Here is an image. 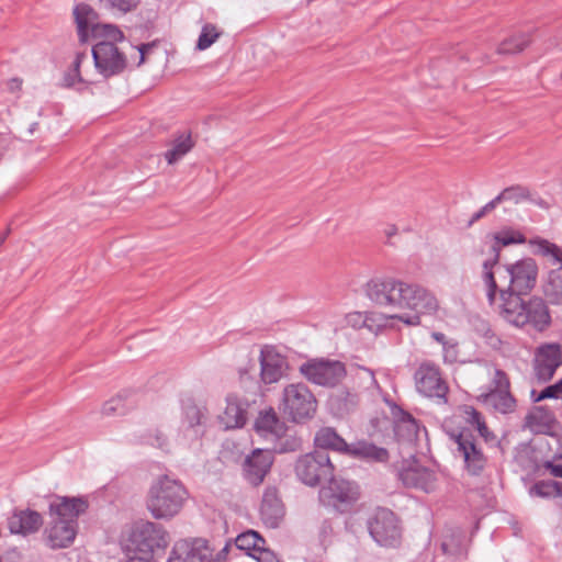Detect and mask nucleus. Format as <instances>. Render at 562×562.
I'll return each instance as SVG.
<instances>
[{
	"instance_id": "nucleus-2",
	"label": "nucleus",
	"mask_w": 562,
	"mask_h": 562,
	"mask_svg": "<svg viewBox=\"0 0 562 562\" xmlns=\"http://www.w3.org/2000/svg\"><path fill=\"white\" fill-rule=\"evenodd\" d=\"M498 262V249H494L492 259L482 263L481 279L485 295L493 311L507 324L517 327H531L537 331L544 330L551 323L549 307L540 296L524 299V294L497 295V282L493 267Z\"/></svg>"
},
{
	"instance_id": "nucleus-48",
	"label": "nucleus",
	"mask_w": 562,
	"mask_h": 562,
	"mask_svg": "<svg viewBox=\"0 0 562 562\" xmlns=\"http://www.w3.org/2000/svg\"><path fill=\"white\" fill-rule=\"evenodd\" d=\"M498 204L495 202V199L491 200L488 203H486L480 211H477L474 215L472 221H477L481 217H483L488 212L493 211Z\"/></svg>"
},
{
	"instance_id": "nucleus-38",
	"label": "nucleus",
	"mask_w": 562,
	"mask_h": 562,
	"mask_svg": "<svg viewBox=\"0 0 562 562\" xmlns=\"http://www.w3.org/2000/svg\"><path fill=\"white\" fill-rule=\"evenodd\" d=\"M529 193L528 190L520 186L509 187L504 189L497 196H495V202L501 204L502 202H512L518 204L522 200L528 199Z\"/></svg>"
},
{
	"instance_id": "nucleus-30",
	"label": "nucleus",
	"mask_w": 562,
	"mask_h": 562,
	"mask_svg": "<svg viewBox=\"0 0 562 562\" xmlns=\"http://www.w3.org/2000/svg\"><path fill=\"white\" fill-rule=\"evenodd\" d=\"M441 548L445 554L458 558L465 554L468 540L460 530H450L443 536Z\"/></svg>"
},
{
	"instance_id": "nucleus-32",
	"label": "nucleus",
	"mask_w": 562,
	"mask_h": 562,
	"mask_svg": "<svg viewBox=\"0 0 562 562\" xmlns=\"http://www.w3.org/2000/svg\"><path fill=\"white\" fill-rule=\"evenodd\" d=\"M543 293L552 304H562V266L549 273Z\"/></svg>"
},
{
	"instance_id": "nucleus-41",
	"label": "nucleus",
	"mask_w": 562,
	"mask_h": 562,
	"mask_svg": "<svg viewBox=\"0 0 562 562\" xmlns=\"http://www.w3.org/2000/svg\"><path fill=\"white\" fill-rule=\"evenodd\" d=\"M140 0H100L101 5L105 9L123 14L135 10Z\"/></svg>"
},
{
	"instance_id": "nucleus-4",
	"label": "nucleus",
	"mask_w": 562,
	"mask_h": 562,
	"mask_svg": "<svg viewBox=\"0 0 562 562\" xmlns=\"http://www.w3.org/2000/svg\"><path fill=\"white\" fill-rule=\"evenodd\" d=\"M189 492L178 479L162 474L150 484L146 495V508L156 520L169 521L183 509Z\"/></svg>"
},
{
	"instance_id": "nucleus-52",
	"label": "nucleus",
	"mask_w": 562,
	"mask_h": 562,
	"mask_svg": "<svg viewBox=\"0 0 562 562\" xmlns=\"http://www.w3.org/2000/svg\"><path fill=\"white\" fill-rule=\"evenodd\" d=\"M431 337L436 341L441 344L443 347H446L449 344L448 340L446 339V336L442 333L435 331V333L431 334Z\"/></svg>"
},
{
	"instance_id": "nucleus-7",
	"label": "nucleus",
	"mask_w": 562,
	"mask_h": 562,
	"mask_svg": "<svg viewBox=\"0 0 562 562\" xmlns=\"http://www.w3.org/2000/svg\"><path fill=\"white\" fill-rule=\"evenodd\" d=\"M279 408L294 423L312 419L317 412V400L304 383H290L282 390Z\"/></svg>"
},
{
	"instance_id": "nucleus-39",
	"label": "nucleus",
	"mask_w": 562,
	"mask_h": 562,
	"mask_svg": "<svg viewBox=\"0 0 562 562\" xmlns=\"http://www.w3.org/2000/svg\"><path fill=\"white\" fill-rule=\"evenodd\" d=\"M144 442L166 453L171 451V443L168 436L159 428H156L146 435Z\"/></svg>"
},
{
	"instance_id": "nucleus-21",
	"label": "nucleus",
	"mask_w": 562,
	"mask_h": 562,
	"mask_svg": "<svg viewBox=\"0 0 562 562\" xmlns=\"http://www.w3.org/2000/svg\"><path fill=\"white\" fill-rule=\"evenodd\" d=\"M457 451L463 458L467 470L471 474L480 473L486 462L482 451L476 447L474 439L470 434L461 432L456 438Z\"/></svg>"
},
{
	"instance_id": "nucleus-25",
	"label": "nucleus",
	"mask_w": 562,
	"mask_h": 562,
	"mask_svg": "<svg viewBox=\"0 0 562 562\" xmlns=\"http://www.w3.org/2000/svg\"><path fill=\"white\" fill-rule=\"evenodd\" d=\"M260 514L265 524L272 528H276L283 518V506L274 490L265 492Z\"/></svg>"
},
{
	"instance_id": "nucleus-5",
	"label": "nucleus",
	"mask_w": 562,
	"mask_h": 562,
	"mask_svg": "<svg viewBox=\"0 0 562 562\" xmlns=\"http://www.w3.org/2000/svg\"><path fill=\"white\" fill-rule=\"evenodd\" d=\"M254 428L261 438L272 443L274 452L285 453L301 448V439L289 434L288 426L279 418L273 408L259 412Z\"/></svg>"
},
{
	"instance_id": "nucleus-45",
	"label": "nucleus",
	"mask_w": 562,
	"mask_h": 562,
	"mask_svg": "<svg viewBox=\"0 0 562 562\" xmlns=\"http://www.w3.org/2000/svg\"><path fill=\"white\" fill-rule=\"evenodd\" d=\"M357 376L359 380H361L362 382H364V387L367 390H373V389H378V383H376V380L374 378V374L371 370L369 369H366V368H360L357 372Z\"/></svg>"
},
{
	"instance_id": "nucleus-18",
	"label": "nucleus",
	"mask_w": 562,
	"mask_h": 562,
	"mask_svg": "<svg viewBox=\"0 0 562 562\" xmlns=\"http://www.w3.org/2000/svg\"><path fill=\"white\" fill-rule=\"evenodd\" d=\"M561 364L562 352L558 344H544L537 348L533 368L539 380H550Z\"/></svg>"
},
{
	"instance_id": "nucleus-35",
	"label": "nucleus",
	"mask_w": 562,
	"mask_h": 562,
	"mask_svg": "<svg viewBox=\"0 0 562 562\" xmlns=\"http://www.w3.org/2000/svg\"><path fill=\"white\" fill-rule=\"evenodd\" d=\"M419 425L411 415H404L395 425V435L401 440L413 441L417 438Z\"/></svg>"
},
{
	"instance_id": "nucleus-40",
	"label": "nucleus",
	"mask_w": 562,
	"mask_h": 562,
	"mask_svg": "<svg viewBox=\"0 0 562 562\" xmlns=\"http://www.w3.org/2000/svg\"><path fill=\"white\" fill-rule=\"evenodd\" d=\"M220 37V32L213 24L203 25L196 42V49L205 50Z\"/></svg>"
},
{
	"instance_id": "nucleus-19",
	"label": "nucleus",
	"mask_w": 562,
	"mask_h": 562,
	"mask_svg": "<svg viewBox=\"0 0 562 562\" xmlns=\"http://www.w3.org/2000/svg\"><path fill=\"white\" fill-rule=\"evenodd\" d=\"M273 463V453L269 449H255L244 461L243 470L246 480L260 484Z\"/></svg>"
},
{
	"instance_id": "nucleus-26",
	"label": "nucleus",
	"mask_w": 562,
	"mask_h": 562,
	"mask_svg": "<svg viewBox=\"0 0 562 562\" xmlns=\"http://www.w3.org/2000/svg\"><path fill=\"white\" fill-rule=\"evenodd\" d=\"M527 243L533 255L544 257L553 265H562V249L555 244L541 237L530 238Z\"/></svg>"
},
{
	"instance_id": "nucleus-20",
	"label": "nucleus",
	"mask_w": 562,
	"mask_h": 562,
	"mask_svg": "<svg viewBox=\"0 0 562 562\" xmlns=\"http://www.w3.org/2000/svg\"><path fill=\"white\" fill-rule=\"evenodd\" d=\"M87 507L88 503L82 497L58 496L49 505V516L77 526L78 517Z\"/></svg>"
},
{
	"instance_id": "nucleus-3",
	"label": "nucleus",
	"mask_w": 562,
	"mask_h": 562,
	"mask_svg": "<svg viewBox=\"0 0 562 562\" xmlns=\"http://www.w3.org/2000/svg\"><path fill=\"white\" fill-rule=\"evenodd\" d=\"M401 300L397 312L379 316V319L383 321L382 326L395 328L398 327V323L405 326H419L424 317L435 316L440 310L437 296L419 284L407 283Z\"/></svg>"
},
{
	"instance_id": "nucleus-14",
	"label": "nucleus",
	"mask_w": 562,
	"mask_h": 562,
	"mask_svg": "<svg viewBox=\"0 0 562 562\" xmlns=\"http://www.w3.org/2000/svg\"><path fill=\"white\" fill-rule=\"evenodd\" d=\"M359 497L358 486L346 480L330 476L329 483L319 491V499L325 506L346 512Z\"/></svg>"
},
{
	"instance_id": "nucleus-28",
	"label": "nucleus",
	"mask_w": 562,
	"mask_h": 562,
	"mask_svg": "<svg viewBox=\"0 0 562 562\" xmlns=\"http://www.w3.org/2000/svg\"><path fill=\"white\" fill-rule=\"evenodd\" d=\"M403 482L406 485L415 486L426 492L434 487V474L424 468H411L402 473Z\"/></svg>"
},
{
	"instance_id": "nucleus-13",
	"label": "nucleus",
	"mask_w": 562,
	"mask_h": 562,
	"mask_svg": "<svg viewBox=\"0 0 562 562\" xmlns=\"http://www.w3.org/2000/svg\"><path fill=\"white\" fill-rule=\"evenodd\" d=\"M415 387L425 397L446 402L449 391L438 366L423 362L414 373Z\"/></svg>"
},
{
	"instance_id": "nucleus-58",
	"label": "nucleus",
	"mask_w": 562,
	"mask_h": 562,
	"mask_svg": "<svg viewBox=\"0 0 562 562\" xmlns=\"http://www.w3.org/2000/svg\"><path fill=\"white\" fill-rule=\"evenodd\" d=\"M0 562H2V560L0 559Z\"/></svg>"
},
{
	"instance_id": "nucleus-57",
	"label": "nucleus",
	"mask_w": 562,
	"mask_h": 562,
	"mask_svg": "<svg viewBox=\"0 0 562 562\" xmlns=\"http://www.w3.org/2000/svg\"><path fill=\"white\" fill-rule=\"evenodd\" d=\"M392 234H394V229H392V231H390V232L387 233V235H389V236H391Z\"/></svg>"
},
{
	"instance_id": "nucleus-47",
	"label": "nucleus",
	"mask_w": 562,
	"mask_h": 562,
	"mask_svg": "<svg viewBox=\"0 0 562 562\" xmlns=\"http://www.w3.org/2000/svg\"><path fill=\"white\" fill-rule=\"evenodd\" d=\"M252 557L258 562H280L277 555L271 550L266 549L265 547L261 550H259L258 554H252Z\"/></svg>"
},
{
	"instance_id": "nucleus-29",
	"label": "nucleus",
	"mask_w": 562,
	"mask_h": 562,
	"mask_svg": "<svg viewBox=\"0 0 562 562\" xmlns=\"http://www.w3.org/2000/svg\"><path fill=\"white\" fill-rule=\"evenodd\" d=\"M194 146L189 133H182L170 144V148L165 153V159L169 165L180 161Z\"/></svg>"
},
{
	"instance_id": "nucleus-43",
	"label": "nucleus",
	"mask_w": 562,
	"mask_h": 562,
	"mask_svg": "<svg viewBox=\"0 0 562 562\" xmlns=\"http://www.w3.org/2000/svg\"><path fill=\"white\" fill-rule=\"evenodd\" d=\"M125 409V397L122 394H117L116 396H113L103 404L101 413L104 416H113L117 414H123Z\"/></svg>"
},
{
	"instance_id": "nucleus-54",
	"label": "nucleus",
	"mask_w": 562,
	"mask_h": 562,
	"mask_svg": "<svg viewBox=\"0 0 562 562\" xmlns=\"http://www.w3.org/2000/svg\"><path fill=\"white\" fill-rule=\"evenodd\" d=\"M558 491H559L558 496H562V483H560V482H558Z\"/></svg>"
},
{
	"instance_id": "nucleus-24",
	"label": "nucleus",
	"mask_w": 562,
	"mask_h": 562,
	"mask_svg": "<svg viewBox=\"0 0 562 562\" xmlns=\"http://www.w3.org/2000/svg\"><path fill=\"white\" fill-rule=\"evenodd\" d=\"M74 15L80 42H87L90 31L100 32L102 34V26L104 24L98 25L95 23L97 13L89 4H77L74 9Z\"/></svg>"
},
{
	"instance_id": "nucleus-16",
	"label": "nucleus",
	"mask_w": 562,
	"mask_h": 562,
	"mask_svg": "<svg viewBox=\"0 0 562 562\" xmlns=\"http://www.w3.org/2000/svg\"><path fill=\"white\" fill-rule=\"evenodd\" d=\"M260 381L273 384L286 376L290 369L286 357L273 346H263L259 353Z\"/></svg>"
},
{
	"instance_id": "nucleus-36",
	"label": "nucleus",
	"mask_w": 562,
	"mask_h": 562,
	"mask_svg": "<svg viewBox=\"0 0 562 562\" xmlns=\"http://www.w3.org/2000/svg\"><path fill=\"white\" fill-rule=\"evenodd\" d=\"M464 418L467 423L471 424L476 428L480 435L485 439V441H490L494 439L493 434L488 430L485 422L482 419L481 414L471 406H467L464 408Z\"/></svg>"
},
{
	"instance_id": "nucleus-42",
	"label": "nucleus",
	"mask_w": 562,
	"mask_h": 562,
	"mask_svg": "<svg viewBox=\"0 0 562 562\" xmlns=\"http://www.w3.org/2000/svg\"><path fill=\"white\" fill-rule=\"evenodd\" d=\"M530 494L544 498L558 497V482L540 481L531 487Z\"/></svg>"
},
{
	"instance_id": "nucleus-50",
	"label": "nucleus",
	"mask_w": 562,
	"mask_h": 562,
	"mask_svg": "<svg viewBox=\"0 0 562 562\" xmlns=\"http://www.w3.org/2000/svg\"><path fill=\"white\" fill-rule=\"evenodd\" d=\"M546 468L550 471V473L555 477H562V464H553L548 462Z\"/></svg>"
},
{
	"instance_id": "nucleus-1",
	"label": "nucleus",
	"mask_w": 562,
	"mask_h": 562,
	"mask_svg": "<svg viewBox=\"0 0 562 562\" xmlns=\"http://www.w3.org/2000/svg\"><path fill=\"white\" fill-rule=\"evenodd\" d=\"M103 40L93 45L91 49L94 67L90 66L88 53H77L69 70L64 76L66 87L77 83H95L97 76L109 79L119 76L130 67H139L145 64L155 44L134 46L127 41L123 32L112 24L102 26Z\"/></svg>"
},
{
	"instance_id": "nucleus-22",
	"label": "nucleus",
	"mask_w": 562,
	"mask_h": 562,
	"mask_svg": "<svg viewBox=\"0 0 562 562\" xmlns=\"http://www.w3.org/2000/svg\"><path fill=\"white\" fill-rule=\"evenodd\" d=\"M45 533L50 548H66L75 540L77 526L50 517V522Z\"/></svg>"
},
{
	"instance_id": "nucleus-11",
	"label": "nucleus",
	"mask_w": 562,
	"mask_h": 562,
	"mask_svg": "<svg viewBox=\"0 0 562 562\" xmlns=\"http://www.w3.org/2000/svg\"><path fill=\"white\" fill-rule=\"evenodd\" d=\"M407 282L394 278H374L364 285L367 297L379 306L397 312Z\"/></svg>"
},
{
	"instance_id": "nucleus-27",
	"label": "nucleus",
	"mask_w": 562,
	"mask_h": 562,
	"mask_svg": "<svg viewBox=\"0 0 562 562\" xmlns=\"http://www.w3.org/2000/svg\"><path fill=\"white\" fill-rule=\"evenodd\" d=\"M485 405L493 407L503 414L513 411L515 400L509 390H491L488 393L481 394L479 397Z\"/></svg>"
},
{
	"instance_id": "nucleus-17",
	"label": "nucleus",
	"mask_w": 562,
	"mask_h": 562,
	"mask_svg": "<svg viewBox=\"0 0 562 562\" xmlns=\"http://www.w3.org/2000/svg\"><path fill=\"white\" fill-rule=\"evenodd\" d=\"M225 402V408L218 416L220 424L224 429L244 427L248 418L249 406L251 402H255V398L250 400L245 395L234 392L226 396Z\"/></svg>"
},
{
	"instance_id": "nucleus-34",
	"label": "nucleus",
	"mask_w": 562,
	"mask_h": 562,
	"mask_svg": "<svg viewBox=\"0 0 562 562\" xmlns=\"http://www.w3.org/2000/svg\"><path fill=\"white\" fill-rule=\"evenodd\" d=\"M235 543L238 549L249 552L252 557V554H258L259 550L265 547L266 541L256 531L249 530L239 535Z\"/></svg>"
},
{
	"instance_id": "nucleus-46",
	"label": "nucleus",
	"mask_w": 562,
	"mask_h": 562,
	"mask_svg": "<svg viewBox=\"0 0 562 562\" xmlns=\"http://www.w3.org/2000/svg\"><path fill=\"white\" fill-rule=\"evenodd\" d=\"M492 383L494 385L493 390H508L509 381L505 372L495 369Z\"/></svg>"
},
{
	"instance_id": "nucleus-51",
	"label": "nucleus",
	"mask_w": 562,
	"mask_h": 562,
	"mask_svg": "<svg viewBox=\"0 0 562 562\" xmlns=\"http://www.w3.org/2000/svg\"><path fill=\"white\" fill-rule=\"evenodd\" d=\"M22 87V79L12 78L8 81V89L12 92L20 90Z\"/></svg>"
},
{
	"instance_id": "nucleus-6",
	"label": "nucleus",
	"mask_w": 562,
	"mask_h": 562,
	"mask_svg": "<svg viewBox=\"0 0 562 562\" xmlns=\"http://www.w3.org/2000/svg\"><path fill=\"white\" fill-rule=\"evenodd\" d=\"M494 277L504 273L508 280L506 288L497 286V295L528 294L535 288L538 278V265L532 258H521L515 262L501 266L499 262L493 267Z\"/></svg>"
},
{
	"instance_id": "nucleus-15",
	"label": "nucleus",
	"mask_w": 562,
	"mask_h": 562,
	"mask_svg": "<svg viewBox=\"0 0 562 562\" xmlns=\"http://www.w3.org/2000/svg\"><path fill=\"white\" fill-rule=\"evenodd\" d=\"M368 528L371 537L381 546H394L401 536L395 515L386 508L376 509L369 519Z\"/></svg>"
},
{
	"instance_id": "nucleus-8",
	"label": "nucleus",
	"mask_w": 562,
	"mask_h": 562,
	"mask_svg": "<svg viewBox=\"0 0 562 562\" xmlns=\"http://www.w3.org/2000/svg\"><path fill=\"white\" fill-rule=\"evenodd\" d=\"M314 441L318 448L330 449L357 458L375 461H385L387 459V451L384 448H379L368 442L348 445L331 427L321 428L316 432Z\"/></svg>"
},
{
	"instance_id": "nucleus-23",
	"label": "nucleus",
	"mask_w": 562,
	"mask_h": 562,
	"mask_svg": "<svg viewBox=\"0 0 562 562\" xmlns=\"http://www.w3.org/2000/svg\"><path fill=\"white\" fill-rule=\"evenodd\" d=\"M42 525V516L31 509L14 512L8 520L10 532L23 536L36 532Z\"/></svg>"
},
{
	"instance_id": "nucleus-37",
	"label": "nucleus",
	"mask_w": 562,
	"mask_h": 562,
	"mask_svg": "<svg viewBox=\"0 0 562 562\" xmlns=\"http://www.w3.org/2000/svg\"><path fill=\"white\" fill-rule=\"evenodd\" d=\"M380 315L381 314H371L370 316H364L360 312H352V313H349L346 315L345 321H346L347 325H349L353 328H360L362 326H367V327L371 328V324H369V322L375 323L378 325V327L382 328L381 324L383 323V321L379 319ZM386 327L387 326H383V328H386Z\"/></svg>"
},
{
	"instance_id": "nucleus-33",
	"label": "nucleus",
	"mask_w": 562,
	"mask_h": 562,
	"mask_svg": "<svg viewBox=\"0 0 562 562\" xmlns=\"http://www.w3.org/2000/svg\"><path fill=\"white\" fill-rule=\"evenodd\" d=\"M531 42L529 33H517L504 40L497 47L499 55H513L522 52Z\"/></svg>"
},
{
	"instance_id": "nucleus-44",
	"label": "nucleus",
	"mask_w": 562,
	"mask_h": 562,
	"mask_svg": "<svg viewBox=\"0 0 562 562\" xmlns=\"http://www.w3.org/2000/svg\"><path fill=\"white\" fill-rule=\"evenodd\" d=\"M562 397V379L557 383L547 386L543 389L540 394L535 398L536 402L546 400V398H559Z\"/></svg>"
},
{
	"instance_id": "nucleus-55",
	"label": "nucleus",
	"mask_w": 562,
	"mask_h": 562,
	"mask_svg": "<svg viewBox=\"0 0 562 562\" xmlns=\"http://www.w3.org/2000/svg\"><path fill=\"white\" fill-rule=\"evenodd\" d=\"M350 401H351L352 404H356L357 403V396L356 395H351V400Z\"/></svg>"
},
{
	"instance_id": "nucleus-10",
	"label": "nucleus",
	"mask_w": 562,
	"mask_h": 562,
	"mask_svg": "<svg viewBox=\"0 0 562 562\" xmlns=\"http://www.w3.org/2000/svg\"><path fill=\"white\" fill-rule=\"evenodd\" d=\"M300 373L313 384L335 386L346 376V368L337 360L312 359L301 364Z\"/></svg>"
},
{
	"instance_id": "nucleus-12",
	"label": "nucleus",
	"mask_w": 562,
	"mask_h": 562,
	"mask_svg": "<svg viewBox=\"0 0 562 562\" xmlns=\"http://www.w3.org/2000/svg\"><path fill=\"white\" fill-rule=\"evenodd\" d=\"M334 467L327 452L315 451L301 457L295 465L297 477L306 485L314 486L321 480L333 476Z\"/></svg>"
},
{
	"instance_id": "nucleus-9",
	"label": "nucleus",
	"mask_w": 562,
	"mask_h": 562,
	"mask_svg": "<svg viewBox=\"0 0 562 562\" xmlns=\"http://www.w3.org/2000/svg\"><path fill=\"white\" fill-rule=\"evenodd\" d=\"M228 552L225 546L216 553L203 539L179 540L173 544L167 562H224Z\"/></svg>"
},
{
	"instance_id": "nucleus-56",
	"label": "nucleus",
	"mask_w": 562,
	"mask_h": 562,
	"mask_svg": "<svg viewBox=\"0 0 562 562\" xmlns=\"http://www.w3.org/2000/svg\"><path fill=\"white\" fill-rule=\"evenodd\" d=\"M7 235H8V233H5L2 237H0V245L4 241Z\"/></svg>"
},
{
	"instance_id": "nucleus-31",
	"label": "nucleus",
	"mask_w": 562,
	"mask_h": 562,
	"mask_svg": "<svg viewBox=\"0 0 562 562\" xmlns=\"http://www.w3.org/2000/svg\"><path fill=\"white\" fill-rule=\"evenodd\" d=\"M495 243L491 247V254L485 260L492 259L494 256V249H498V257L501 256V247L510 246L514 244L527 243L525 235L512 227H505L494 235Z\"/></svg>"
},
{
	"instance_id": "nucleus-49",
	"label": "nucleus",
	"mask_w": 562,
	"mask_h": 562,
	"mask_svg": "<svg viewBox=\"0 0 562 562\" xmlns=\"http://www.w3.org/2000/svg\"><path fill=\"white\" fill-rule=\"evenodd\" d=\"M188 418H189V424H190L191 427L200 425V423H201V413H200V411L198 408L193 407L188 413Z\"/></svg>"
},
{
	"instance_id": "nucleus-53",
	"label": "nucleus",
	"mask_w": 562,
	"mask_h": 562,
	"mask_svg": "<svg viewBox=\"0 0 562 562\" xmlns=\"http://www.w3.org/2000/svg\"><path fill=\"white\" fill-rule=\"evenodd\" d=\"M445 348V358H448L449 356H451V358L453 359L454 358V345H450L448 344Z\"/></svg>"
}]
</instances>
